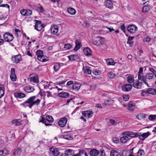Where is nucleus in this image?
I'll return each instance as SVG.
<instances>
[{
	"mask_svg": "<svg viewBox=\"0 0 156 156\" xmlns=\"http://www.w3.org/2000/svg\"><path fill=\"white\" fill-rule=\"evenodd\" d=\"M37 59L40 61L42 62H45L48 61L49 60L48 58H45V57L43 55L40 57H39Z\"/></svg>",
	"mask_w": 156,
	"mask_h": 156,
	"instance_id": "obj_39",
	"label": "nucleus"
},
{
	"mask_svg": "<svg viewBox=\"0 0 156 156\" xmlns=\"http://www.w3.org/2000/svg\"><path fill=\"white\" fill-rule=\"evenodd\" d=\"M148 93V91L147 89L146 91H143L141 93V94L143 96H146L147 95Z\"/></svg>",
	"mask_w": 156,
	"mask_h": 156,
	"instance_id": "obj_56",
	"label": "nucleus"
},
{
	"mask_svg": "<svg viewBox=\"0 0 156 156\" xmlns=\"http://www.w3.org/2000/svg\"><path fill=\"white\" fill-rule=\"evenodd\" d=\"M51 33L53 34H55L58 33V27L56 25H54L51 27L50 28Z\"/></svg>",
	"mask_w": 156,
	"mask_h": 156,
	"instance_id": "obj_12",
	"label": "nucleus"
},
{
	"mask_svg": "<svg viewBox=\"0 0 156 156\" xmlns=\"http://www.w3.org/2000/svg\"><path fill=\"white\" fill-rule=\"evenodd\" d=\"M120 28H121V30L123 32H124V33L126 32L125 27V26L124 24H123L121 25Z\"/></svg>",
	"mask_w": 156,
	"mask_h": 156,
	"instance_id": "obj_60",
	"label": "nucleus"
},
{
	"mask_svg": "<svg viewBox=\"0 0 156 156\" xmlns=\"http://www.w3.org/2000/svg\"><path fill=\"white\" fill-rule=\"evenodd\" d=\"M128 110L131 112H133L134 109V106L132 104H129L128 106Z\"/></svg>",
	"mask_w": 156,
	"mask_h": 156,
	"instance_id": "obj_49",
	"label": "nucleus"
},
{
	"mask_svg": "<svg viewBox=\"0 0 156 156\" xmlns=\"http://www.w3.org/2000/svg\"><path fill=\"white\" fill-rule=\"evenodd\" d=\"M112 140L113 142L115 143H117L119 141V139L116 137H113L112 139Z\"/></svg>",
	"mask_w": 156,
	"mask_h": 156,
	"instance_id": "obj_58",
	"label": "nucleus"
},
{
	"mask_svg": "<svg viewBox=\"0 0 156 156\" xmlns=\"http://www.w3.org/2000/svg\"><path fill=\"white\" fill-rule=\"evenodd\" d=\"M0 7H5L9 9V6L8 4H0Z\"/></svg>",
	"mask_w": 156,
	"mask_h": 156,
	"instance_id": "obj_63",
	"label": "nucleus"
},
{
	"mask_svg": "<svg viewBox=\"0 0 156 156\" xmlns=\"http://www.w3.org/2000/svg\"><path fill=\"white\" fill-rule=\"evenodd\" d=\"M141 80V81L143 82L146 84L148 87H149V85L148 83H147V80L146 78V76H141L138 78V80Z\"/></svg>",
	"mask_w": 156,
	"mask_h": 156,
	"instance_id": "obj_34",
	"label": "nucleus"
},
{
	"mask_svg": "<svg viewBox=\"0 0 156 156\" xmlns=\"http://www.w3.org/2000/svg\"><path fill=\"white\" fill-rule=\"evenodd\" d=\"M105 5L109 9H112L113 8V3L110 0H107L105 2Z\"/></svg>",
	"mask_w": 156,
	"mask_h": 156,
	"instance_id": "obj_28",
	"label": "nucleus"
},
{
	"mask_svg": "<svg viewBox=\"0 0 156 156\" xmlns=\"http://www.w3.org/2000/svg\"><path fill=\"white\" fill-rule=\"evenodd\" d=\"M127 80L129 83H131L133 81L134 79L131 76H129L128 77Z\"/></svg>",
	"mask_w": 156,
	"mask_h": 156,
	"instance_id": "obj_52",
	"label": "nucleus"
},
{
	"mask_svg": "<svg viewBox=\"0 0 156 156\" xmlns=\"http://www.w3.org/2000/svg\"><path fill=\"white\" fill-rule=\"evenodd\" d=\"M9 154V151L7 149L0 151V155L1 156H6Z\"/></svg>",
	"mask_w": 156,
	"mask_h": 156,
	"instance_id": "obj_19",
	"label": "nucleus"
},
{
	"mask_svg": "<svg viewBox=\"0 0 156 156\" xmlns=\"http://www.w3.org/2000/svg\"><path fill=\"white\" fill-rule=\"evenodd\" d=\"M108 75L110 78H112L115 76V74L113 73L109 72L108 73Z\"/></svg>",
	"mask_w": 156,
	"mask_h": 156,
	"instance_id": "obj_54",
	"label": "nucleus"
},
{
	"mask_svg": "<svg viewBox=\"0 0 156 156\" xmlns=\"http://www.w3.org/2000/svg\"><path fill=\"white\" fill-rule=\"evenodd\" d=\"M83 52L84 54L86 56H90L91 55V49L88 47L84 49Z\"/></svg>",
	"mask_w": 156,
	"mask_h": 156,
	"instance_id": "obj_21",
	"label": "nucleus"
},
{
	"mask_svg": "<svg viewBox=\"0 0 156 156\" xmlns=\"http://www.w3.org/2000/svg\"><path fill=\"white\" fill-rule=\"evenodd\" d=\"M151 40V38L148 37H147L144 39V41L147 42H149Z\"/></svg>",
	"mask_w": 156,
	"mask_h": 156,
	"instance_id": "obj_61",
	"label": "nucleus"
},
{
	"mask_svg": "<svg viewBox=\"0 0 156 156\" xmlns=\"http://www.w3.org/2000/svg\"><path fill=\"white\" fill-rule=\"evenodd\" d=\"M28 80L31 82L37 83H38L39 80L37 76H33L28 78Z\"/></svg>",
	"mask_w": 156,
	"mask_h": 156,
	"instance_id": "obj_15",
	"label": "nucleus"
},
{
	"mask_svg": "<svg viewBox=\"0 0 156 156\" xmlns=\"http://www.w3.org/2000/svg\"><path fill=\"white\" fill-rule=\"evenodd\" d=\"M148 93L153 95L156 94V89L152 88H149L147 89Z\"/></svg>",
	"mask_w": 156,
	"mask_h": 156,
	"instance_id": "obj_36",
	"label": "nucleus"
},
{
	"mask_svg": "<svg viewBox=\"0 0 156 156\" xmlns=\"http://www.w3.org/2000/svg\"><path fill=\"white\" fill-rule=\"evenodd\" d=\"M132 86L131 84H125L122 87V90L125 92H128L132 89Z\"/></svg>",
	"mask_w": 156,
	"mask_h": 156,
	"instance_id": "obj_10",
	"label": "nucleus"
},
{
	"mask_svg": "<svg viewBox=\"0 0 156 156\" xmlns=\"http://www.w3.org/2000/svg\"><path fill=\"white\" fill-rule=\"evenodd\" d=\"M79 154L80 156H88L87 153L83 150H80Z\"/></svg>",
	"mask_w": 156,
	"mask_h": 156,
	"instance_id": "obj_47",
	"label": "nucleus"
},
{
	"mask_svg": "<svg viewBox=\"0 0 156 156\" xmlns=\"http://www.w3.org/2000/svg\"><path fill=\"white\" fill-rule=\"evenodd\" d=\"M70 94L68 93L65 92H62L58 93V96L60 97L63 98H67L69 97Z\"/></svg>",
	"mask_w": 156,
	"mask_h": 156,
	"instance_id": "obj_24",
	"label": "nucleus"
},
{
	"mask_svg": "<svg viewBox=\"0 0 156 156\" xmlns=\"http://www.w3.org/2000/svg\"><path fill=\"white\" fill-rule=\"evenodd\" d=\"M36 96H33L30 97L27 100L22 104V105L24 107H28L31 108L33 106L36 105L37 106L39 105L41 101V100L39 99L35 100Z\"/></svg>",
	"mask_w": 156,
	"mask_h": 156,
	"instance_id": "obj_1",
	"label": "nucleus"
},
{
	"mask_svg": "<svg viewBox=\"0 0 156 156\" xmlns=\"http://www.w3.org/2000/svg\"><path fill=\"white\" fill-rule=\"evenodd\" d=\"M72 47V45L70 44H65L64 45V48L67 50L70 49Z\"/></svg>",
	"mask_w": 156,
	"mask_h": 156,
	"instance_id": "obj_50",
	"label": "nucleus"
},
{
	"mask_svg": "<svg viewBox=\"0 0 156 156\" xmlns=\"http://www.w3.org/2000/svg\"><path fill=\"white\" fill-rule=\"evenodd\" d=\"M60 67V65L59 63H57L54 65L53 68L54 71L57 72Z\"/></svg>",
	"mask_w": 156,
	"mask_h": 156,
	"instance_id": "obj_43",
	"label": "nucleus"
},
{
	"mask_svg": "<svg viewBox=\"0 0 156 156\" xmlns=\"http://www.w3.org/2000/svg\"><path fill=\"white\" fill-rule=\"evenodd\" d=\"M3 37L5 40L8 42L12 41L14 38L12 34L9 32H7L4 34L3 35Z\"/></svg>",
	"mask_w": 156,
	"mask_h": 156,
	"instance_id": "obj_3",
	"label": "nucleus"
},
{
	"mask_svg": "<svg viewBox=\"0 0 156 156\" xmlns=\"http://www.w3.org/2000/svg\"><path fill=\"white\" fill-rule=\"evenodd\" d=\"M150 5H147L143 7L142 9V12L144 13L147 12L150 9Z\"/></svg>",
	"mask_w": 156,
	"mask_h": 156,
	"instance_id": "obj_38",
	"label": "nucleus"
},
{
	"mask_svg": "<svg viewBox=\"0 0 156 156\" xmlns=\"http://www.w3.org/2000/svg\"><path fill=\"white\" fill-rule=\"evenodd\" d=\"M22 152V150L21 148L18 147L14 150V152L13 154L14 155L19 156Z\"/></svg>",
	"mask_w": 156,
	"mask_h": 156,
	"instance_id": "obj_23",
	"label": "nucleus"
},
{
	"mask_svg": "<svg viewBox=\"0 0 156 156\" xmlns=\"http://www.w3.org/2000/svg\"><path fill=\"white\" fill-rule=\"evenodd\" d=\"M14 31L16 36L17 37L21 36V31L20 30L15 28L14 29Z\"/></svg>",
	"mask_w": 156,
	"mask_h": 156,
	"instance_id": "obj_44",
	"label": "nucleus"
},
{
	"mask_svg": "<svg viewBox=\"0 0 156 156\" xmlns=\"http://www.w3.org/2000/svg\"><path fill=\"white\" fill-rule=\"evenodd\" d=\"M74 151L72 149H68L66 150L65 151V153L67 154V156L71 155L72 153H73Z\"/></svg>",
	"mask_w": 156,
	"mask_h": 156,
	"instance_id": "obj_48",
	"label": "nucleus"
},
{
	"mask_svg": "<svg viewBox=\"0 0 156 156\" xmlns=\"http://www.w3.org/2000/svg\"><path fill=\"white\" fill-rule=\"evenodd\" d=\"M119 153L114 150H112L110 152V156H118Z\"/></svg>",
	"mask_w": 156,
	"mask_h": 156,
	"instance_id": "obj_40",
	"label": "nucleus"
},
{
	"mask_svg": "<svg viewBox=\"0 0 156 156\" xmlns=\"http://www.w3.org/2000/svg\"><path fill=\"white\" fill-rule=\"evenodd\" d=\"M63 138L66 140H71L73 139V138L70 134L64 135L63 136Z\"/></svg>",
	"mask_w": 156,
	"mask_h": 156,
	"instance_id": "obj_46",
	"label": "nucleus"
},
{
	"mask_svg": "<svg viewBox=\"0 0 156 156\" xmlns=\"http://www.w3.org/2000/svg\"><path fill=\"white\" fill-rule=\"evenodd\" d=\"M24 90L27 93H30L33 92L35 89L32 87L29 86H26L24 89Z\"/></svg>",
	"mask_w": 156,
	"mask_h": 156,
	"instance_id": "obj_27",
	"label": "nucleus"
},
{
	"mask_svg": "<svg viewBox=\"0 0 156 156\" xmlns=\"http://www.w3.org/2000/svg\"><path fill=\"white\" fill-rule=\"evenodd\" d=\"M67 11L69 13L72 15L75 14L76 13V11L75 9L71 7L68 8Z\"/></svg>",
	"mask_w": 156,
	"mask_h": 156,
	"instance_id": "obj_37",
	"label": "nucleus"
},
{
	"mask_svg": "<svg viewBox=\"0 0 156 156\" xmlns=\"http://www.w3.org/2000/svg\"><path fill=\"white\" fill-rule=\"evenodd\" d=\"M36 54L38 59L39 57H40L43 54V51L41 50H38L36 51Z\"/></svg>",
	"mask_w": 156,
	"mask_h": 156,
	"instance_id": "obj_45",
	"label": "nucleus"
},
{
	"mask_svg": "<svg viewBox=\"0 0 156 156\" xmlns=\"http://www.w3.org/2000/svg\"><path fill=\"white\" fill-rule=\"evenodd\" d=\"M127 31L131 34H134L137 30V28L136 26L133 24L129 25L127 28Z\"/></svg>",
	"mask_w": 156,
	"mask_h": 156,
	"instance_id": "obj_4",
	"label": "nucleus"
},
{
	"mask_svg": "<svg viewBox=\"0 0 156 156\" xmlns=\"http://www.w3.org/2000/svg\"><path fill=\"white\" fill-rule=\"evenodd\" d=\"M69 60L72 61L76 60L79 59V57L78 55L76 54H73L70 55L68 56Z\"/></svg>",
	"mask_w": 156,
	"mask_h": 156,
	"instance_id": "obj_16",
	"label": "nucleus"
},
{
	"mask_svg": "<svg viewBox=\"0 0 156 156\" xmlns=\"http://www.w3.org/2000/svg\"><path fill=\"white\" fill-rule=\"evenodd\" d=\"M151 134V133L148 131L147 133H143L140 135V133L139 138L140 140H144L147 137Z\"/></svg>",
	"mask_w": 156,
	"mask_h": 156,
	"instance_id": "obj_17",
	"label": "nucleus"
},
{
	"mask_svg": "<svg viewBox=\"0 0 156 156\" xmlns=\"http://www.w3.org/2000/svg\"><path fill=\"white\" fill-rule=\"evenodd\" d=\"M140 133H134L132 131H127L122 133L124 136H127L132 137H134L139 136Z\"/></svg>",
	"mask_w": 156,
	"mask_h": 156,
	"instance_id": "obj_5",
	"label": "nucleus"
},
{
	"mask_svg": "<svg viewBox=\"0 0 156 156\" xmlns=\"http://www.w3.org/2000/svg\"><path fill=\"white\" fill-rule=\"evenodd\" d=\"M32 11L30 10H27L26 16H30L32 14Z\"/></svg>",
	"mask_w": 156,
	"mask_h": 156,
	"instance_id": "obj_57",
	"label": "nucleus"
},
{
	"mask_svg": "<svg viewBox=\"0 0 156 156\" xmlns=\"http://www.w3.org/2000/svg\"><path fill=\"white\" fill-rule=\"evenodd\" d=\"M5 86L2 84H0V98H2L4 94Z\"/></svg>",
	"mask_w": 156,
	"mask_h": 156,
	"instance_id": "obj_29",
	"label": "nucleus"
},
{
	"mask_svg": "<svg viewBox=\"0 0 156 156\" xmlns=\"http://www.w3.org/2000/svg\"><path fill=\"white\" fill-rule=\"evenodd\" d=\"M146 115L144 114H138L136 115V118L138 120H141L146 117Z\"/></svg>",
	"mask_w": 156,
	"mask_h": 156,
	"instance_id": "obj_35",
	"label": "nucleus"
},
{
	"mask_svg": "<svg viewBox=\"0 0 156 156\" xmlns=\"http://www.w3.org/2000/svg\"><path fill=\"white\" fill-rule=\"evenodd\" d=\"M21 58V55L19 54L16 55H15L14 56H12L11 59L13 63H17L19 62Z\"/></svg>",
	"mask_w": 156,
	"mask_h": 156,
	"instance_id": "obj_8",
	"label": "nucleus"
},
{
	"mask_svg": "<svg viewBox=\"0 0 156 156\" xmlns=\"http://www.w3.org/2000/svg\"><path fill=\"white\" fill-rule=\"evenodd\" d=\"M12 123L13 124H15V126H18L21 124V122L20 121V119H15L12 120Z\"/></svg>",
	"mask_w": 156,
	"mask_h": 156,
	"instance_id": "obj_32",
	"label": "nucleus"
},
{
	"mask_svg": "<svg viewBox=\"0 0 156 156\" xmlns=\"http://www.w3.org/2000/svg\"><path fill=\"white\" fill-rule=\"evenodd\" d=\"M149 70L151 73H152V74L153 75L154 73H156V71L154 70L153 68H149Z\"/></svg>",
	"mask_w": 156,
	"mask_h": 156,
	"instance_id": "obj_64",
	"label": "nucleus"
},
{
	"mask_svg": "<svg viewBox=\"0 0 156 156\" xmlns=\"http://www.w3.org/2000/svg\"><path fill=\"white\" fill-rule=\"evenodd\" d=\"M148 118L149 119L151 120H155L156 119V115H149Z\"/></svg>",
	"mask_w": 156,
	"mask_h": 156,
	"instance_id": "obj_53",
	"label": "nucleus"
},
{
	"mask_svg": "<svg viewBox=\"0 0 156 156\" xmlns=\"http://www.w3.org/2000/svg\"><path fill=\"white\" fill-rule=\"evenodd\" d=\"M82 115L84 116L87 117L88 118L92 117L93 112L92 111H86L82 112Z\"/></svg>",
	"mask_w": 156,
	"mask_h": 156,
	"instance_id": "obj_9",
	"label": "nucleus"
},
{
	"mask_svg": "<svg viewBox=\"0 0 156 156\" xmlns=\"http://www.w3.org/2000/svg\"><path fill=\"white\" fill-rule=\"evenodd\" d=\"M41 120L39 121V122H42L44 123L46 126H48L51 125L52 124L50 123H47V121L49 122H52L53 121V119L52 116L51 115H46L45 118L43 117L42 116H41Z\"/></svg>",
	"mask_w": 156,
	"mask_h": 156,
	"instance_id": "obj_2",
	"label": "nucleus"
},
{
	"mask_svg": "<svg viewBox=\"0 0 156 156\" xmlns=\"http://www.w3.org/2000/svg\"><path fill=\"white\" fill-rule=\"evenodd\" d=\"M14 95L15 97L19 98H23L26 96L25 94L22 93H14Z\"/></svg>",
	"mask_w": 156,
	"mask_h": 156,
	"instance_id": "obj_31",
	"label": "nucleus"
},
{
	"mask_svg": "<svg viewBox=\"0 0 156 156\" xmlns=\"http://www.w3.org/2000/svg\"><path fill=\"white\" fill-rule=\"evenodd\" d=\"M106 62L108 65H114L115 63L114 62V60L111 58H108L106 60Z\"/></svg>",
	"mask_w": 156,
	"mask_h": 156,
	"instance_id": "obj_33",
	"label": "nucleus"
},
{
	"mask_svg": "<svg viewBox=\"0 0 156 156\" xmlns=\"http://www.w3.org/2000/svg\"><path fill=\"white\" fill-rule=\"evenodd\" d=\"M145 76L146 78L148 80L152 79L154 77L153 74L150 73H147Z\"/></svg>",
	"mask_w": 156,
	"mask_h": 156,
	"instance_id": "obj_42",
	"label": "nucleus"
},
{
	"mask_svg": "<svg viewBox=\"0 0 156 156\" xmlns=\"http://www.w3.org/2000/svg\"><path fill=\"white\" fill-rule=\"evenodd\" d=\"M75 43L76 45L74 50L75 51H76L81 47V43L78 40H76L75 41Z\"/></svg>",
	"mask_w": 156,
	"mask_h": 156,
	"instance_id": "obj_18",
	"label": "nucleus"
},
{
	"mask_svg": "<svg viewBox=\"0 0 156 156\" xmlns=\"http://www.w3.org/2000/svg\"><path fill=\"white\" fill-rule=\"evenodd\" d=\"M50 153L54 156L59 155L60 152L58 151V148L52 147L50 149Z\"/></svg>",
	"mask_w": 156,
	"mask_h": 156,
	"instance_id": "obj_7",
	"label": "nucleus"
},
{
	"mask_svg": "<svg viewBox=\"0 0 156 156\" xmlns=\"http://www.w3.org/2000/svg\"><path fill=\"white\" fill-rule=\"evenodd\" d=\"M67 121V119L66 118H62L58 121V124L60 127H63L66 125Z\"/></svg>",
	"mask_w": 156,
	"mask_h": 156,
	"instance_id": "obj_11",
	"label": "nucleus"
},
{
	"mask_svg": "<svg viewBox=\"0 0 156 156\" xmlns=\"http://www.w3.org/2000/svg\"><path fill=\"white\" fill-rule=\"evenodd\" d=\"M129 140V139L127 136H123L120 138V141L122 143H126L128 140Z\"/></svg>",
	"mask_w": 156,
	"mask_h": 156,
	"instance_id": "obj_30",
	"label": "nucleus"
},
{
	"mask_svg": "<svg viewBox=\"0 0 156 156\" xmlns=\"http://www.w3.org/2000/svg\"><path fill=\"white\" fill-rule=\"evenodd\" d=\"M142 85V82H140L138 81L134 82L133 84V87L137 89H140Z\"/></svg>",
	"mask_w": 156,
	"mask_h": 156,
	"instance_id": "obj_22",
	"label": "nucleus"
},
{
	"mask_svg": "<svg viewBox=\"0 0 156 156\" xmlns=\"http://www.w3.org/2000/svg\"><path fill=\"white\" fill-rule=\"evenodd\" d=\"M27 12V10L22 9L20 11V13L23 16H26V14Z\"/></svg>",
	"mask_w": 156,
	"mask_h": 156,
	"instance_id": "obj_55",
	"label": "nucleus"
},
{
	"mask_svg": "<svg viewBox=\"0 0 156 156\" xmlns=\"http://www.w3.org/2000/svg\"><path fill=\"white\" fill-rule=\"evenodd\" d=\"M111 100H108L104 101V104L105 105H109L111 104Z\"/></svg>",
	"mask_w": 156,
	"mask_h": 156,
	"instance_id": "obj_59",
	"label": "nucleus"
},
{
	"mask_svg": "<svg viewBox=\"0 0 156 156\" xmlns=\"http://www.w3.org/2000/svg\"><path fill=\"white\" fill-rule=\"evenodd\" d=\"M97 38H98V39L96 40H93L92 43L95 45H99L101 44V40L102 37H101L98 36L97 37Z\"/></svg>",
	"mask_w": 156,
	"mask_h": 156,
	"instance_id": "obj_25",
	"label": "nucleus"
},
{
	"mask_svg": "<svg viewBox=\"0 0 156 156\" xmlns=\"http://www.w3.org/2000/svg\"><path fill=\"white\" fill-rule=\"evenodd\" d=\"M83 70L85 75L90 74L91 73V71L90 68L88 66H85L83 68Z\"/></svg>",
	"mask_w": 156,
	"mask_h": 156,
	"instance_id": "obj_14",
	"label": "nucleus"
},
{
	"mask_svg": "<svg viewBox=\"0 0 156 156\" xmlns=\"http://www.w3.org/2000/svg\"><path fill=\"white\" fill-rule=\"evenodd\" d=\"M81 84L80 83H76L74 84L72 86V88L75 91H78L80 89Z\"/></svg>",
	"mask_w": 156,
	"mask_h": 156,
	"instance_id": "obj_20",
	"label": "nucleus"
},
{
	"mask_svg": "<svg viewBox=\"0 0 156 156\" xmlns=\"http://www.w3.org/2000/svg\"><path fill=\"white\" fill-rule=\"evenodd\" d=\"M136 156H141L144 155H145V152L144 150L143 149L139 150L136 153Z\"/></svg>",
	"mask_w": 156,
	"mask_h": 156,
	"instance_id": "obj_41",
	"label": "nucleus"
},
{
	"mask_svg": "<svg viewBox=\"0 0 156 156\" xmlns=\"http://www.w3.org/2000/svg\"><path fill=\"white\" fill-rule=\"evenodd\" d=\"M37 10L40 12L42 13L45 11L44 8L42 5H41L40 7L37 8Z\"/></svg>",
	"mask_w": 156,
	"mask_h": 156,
	"instance_id": "obj_51",
	"label": "nucleus"
},
{
	"mask_svg": "<svg viewBox=\"0 0 156 156\" xmlns=\"http://www.w3.org/2000/svg\"><path fill=\"white\" fill-rule=\"evenodd\" d=\"M99 151L96 149H92L90 152V154L91 156H97L99 154Z\"/></svg>",
	"mask_w": 156,
	"mask_h": 156,
	"instance_id": "obj_26",
	"label": "nucleus"
},
{
	"mask_svg": "<svg viewBox=\"0 0 156 156\" xmlns=\"http://www.w3.org/2000/svg\"><path fill=\"white\" fill-rule=\"evenodd\" d=\"M36 21L34 28L37 30L40 31L44 27V25L42 24L40 20H35Z\"/></svg>",
	"mask_w": 156,
	"mask_h": 156,
	"instance_id": "obj_6",
	"label": "nucleus"
},
{
	"mask_svg": "<svg viewBox=\"0 0 156 156\" xmlns=\"http://www.w3.org/2000/svg\"><path fill=\"white\" fill-rule=\"evenodd\" d=\"M11 74L10 76L11 80L12 81H15L16 80V76L15 75V69L12 68L11 70Z\"/></svg>",
	"mask_w": 156,
	"mask_h": 156,
	"instance_id": "obj_13",
	"label": "nucleus"
},
{
	"mask_svg": "<svg viewBox=\"0 0 156 156\" xmlns=\"http://www.w3.org/2000/svg\"><path fill=\"white\" fill-rule=\"evenodd\" d=\"M123 99L125 101H127L129 99V96L128 95H125L123 96Z\"/></svg>",
	"mask_w": 156,
	"mask_h": 156,
	"instance_id": "obj_62",
	"label": "nucleus"
}]
</instances>
